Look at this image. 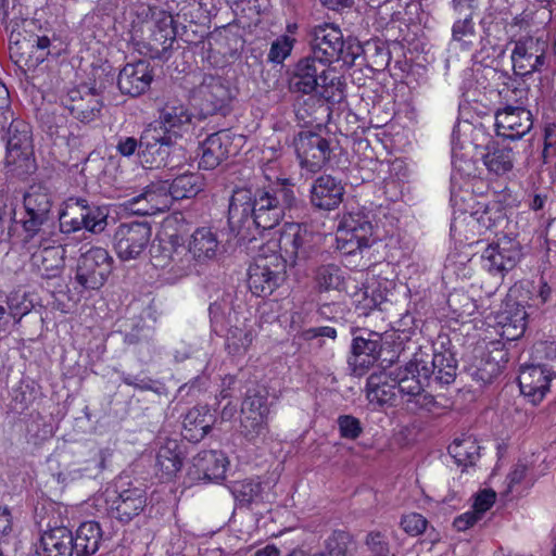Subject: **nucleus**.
Segmentation results:
<instances>
[{
  "instance_id": "nucleus-1",
  "label": "nucleus",
  "mask_w": 556,
  "mask_h": 556,
  "mask_svg": "<svg viewBox=\"0 0 556 556\" xmlns=\"http://www.w3.org/2000/svg\"><path fill=\"white\" fill-rule=\"evenodd\" d=\"M295 201L292 187L286 179L257 189L238 188L233 191L229 207L228 223L232 231L242 238H254L253 230L271 229L277 226Z\"/></svg>"
},
{
  "instance_id": "nucleus-2",
  "label": "nucleus",
  "mask_w": 556,
  "mask_h": 556,
  "mask_svg": "<svg viewBox=\"0 0 556 556\" xmlns=\"http://www.w3.org/2000/svg\"><path fill=\"white\" fill-rule=\"evenodd\" d=\"M311 55L321 64L342 62L343 65L353 66L363 54L371 66L384 67L388 65L389 52L377 43L367 42L363 47L352 37H344L341 28L333 23H321L313 26L308 31Z\"/></svg>"
},
{
  "instance_id": "nucleus-3",
  "label": "nucleus",
  "mask_w": 556,
  "mask_h": 556,
  "mask_svg": "<svg viewBox=\"0 0 556 556\" xmlns=\"http://www.w3.org/2000/svg\"><path fill=\"white\" fill-rule=\"evenodd\" d=\"M24 215L20 223L23 230V242H33L41 237V244L49 241V231L46 230L51 217L53 205L52 194L48 188L34 185L28 188L23 198Z\"/></svg>"
},
{
  "instance_id": "nucleus-4",
  "label": "nucleus",
  "mask_w": 556,
  "mask_h": 556,
  "mask_svg": "<svg viewBox=\"0 0 556 556\" xmlns=\"http://www.w3.org/2000/svg\"><path fill=\"white\" fill-rule=\"evenodd\" d=\"M265 245L269 252L281 255L285 264L295 265L317 253L316 235L307 225L298 223L285 224L279 238L268 240Z\"/></svg>"
},
{
  "instance_id": "nucleus-5",
  "label": "nucleus",
  "mask_w": 556,
  "mask_h": 556,
  "mask_svg": "<svg viewBox=\"0 0 556 556\" xmlns=\"http://www.w3.org/2000/svg\"><path fill=\"white\" fill-rule=\"evenodd\" d=\"M414 356L404 367L397 368L393 381L403 395H407V410L416 414L420 410H431L434 406V397L425 391L428 386L429 371L421 367Z\"/></svg>"
},
{
  "instance_id": "nucleus-6",
  "label": "nucleus",
  "mask_w": 556,
  "mask_h": 556,
  "mask_svg": "<svg viewBox=\"0 0 556 556\" xmlns=\"http://www.w3.org/2000/svg\"><path fill=\"white\" fill-rule=\"evenodd\" d=\"M248 275L251 292L257 296H266L271 294L285 280L286 264L281 255L269 252L264 244L250 265Z\"/></svg>"
},
{
  "instance_id": "nucleus-7",
  "label": "nucleus",
  "mask_w": 556,
  "mask_h": 556,
  "mask_svg": "<svg viewBox=\"0 0 556 556\" xmlns=\"http://www.w3.org/2000/svg\"><path fill=\"white\" fill-rule=\"evenodd\" d=\"M113 269V257L106 249L92 247L77 260L75 282L80 291H94L102 288Z\"/></svg>"
},
{
  "instance_id": "nucleus-8",
  "label": "nucleus",
  "mask_w": 556,
  "mask_h": 556,
  "mask_svg": "<svg viewBox=\"0 0 556 556\" xmlns=\"http://www.w3.org/2000/svg\"><path fill=\"white\" fill-rule=\"evenodd\" d=\"M109 212L105 207L88 205L84 199H77L66 205L60 214V229L71 233L86 229L92 233L102 232L108 226Z\"/></svg>"
},
{
  "instance_id": "nucleus-9",
  "label": "nucleus",
  "mask_w": 556,
  "mask_h": 556,
  "mask_svg": "<svg viewBox=\"0 0 556 556\" xmlns=\"http://www.w3.org/2000/svg\"><path fill=\"white\" fill-rule=\"evenodd\" d=\"M511 42L514 49L510 59L515 74L526 76L549 66L548 41L545 38L526 35Z\"/></svg>"
},
{
  "instance_id": "nucleus-10",
  "label": "nucleus",
  "mask_w": 556,
  "mask_h": 556,
  "mask_svg": "<svg viewBox=\"0 0 556 556\" xmlns=\"http://www.w3.org/2000/svg\"><path fill=\"white\" fill-rule=\"evenodd\" d=\"M531 288L533 287L515 286L510 289L504 308L496 316V332L503 339L514 341L525 333L528 313L523 302Z\"/></svg>"
},
{
  "instance_id": "nucleus-11",
  "label": "nucleus",
  "mask_w": 556,
  "mask_h": 556,
  "mask_svg": "<svg viewBox=\"0 0 556 556\" xmlns=\"http://www.w3.org/2000/svg\"><path fill=\"white\" fill-rule=\"evenodd\" d=\"M152 228L148 223L131 222L117 226L113 236V245L119 260H137L148 248Z\"/></svg>"
},
{
  "instance_id": "nucleus-12",
  "label": "nucleus",
  "mask_w": 556,
  "mask_h": 556,
  "mask_svg": "<svg viewBox=\"0 0 556 556\" xmlns=\"http://www.w3.org/2000/svg\"><path fill=\"white\" fill-rule=\"evenodd\" d=\"M521 258L520 242L504 235L488 244L481 254V265L491 275L503 276L516 267Z\"/></svg>"
},
{
  "instance_id": "nucleus-13",
  "label": "nucleus",
  "mask_w": 556,
  "mask_h": 556,
  "mask_svg": "<svg viewBox=\"0 0 556 556\" xmlns=\"http://www.w3.org/2000/svg\"><path fill=\"white\" fill-rule=\"evenodd\" d=\"M375 230L368 216L351 213L343 217L337 232V248L343 254H354L374 242Z\"/></svg>"
},
{
  "instance_id": "nucleus-14",
  "label": "nucleus",
  "mask_w": 556,
  "mask_h": 556,
  "mask_svg": "<svg viewBox=\"0 0 556 556\" xmlns=\"http://www.w3.org/2000/svg\"><path fill=\"white\" fill-rule=\"evenodd\" d=\"M157 112L159 125L155 126L175 140L188 132L192 125L193 113L185 101L175 96L164 97L159 102Z\"/></svg>"
},
{
  "instance_id": "nucleus-15",
  "label": "nucleus",
  "mask_w": 556,
  "mask_h": 556,
  "mask_svg": "<svg viewBox=\"0 0 556 556\" xmlns=\"http://www.w3.org/2000/svg\"><path fill=\"white\" fill-rule=\"evenodd\" d=\"M294 149L301 167L311 173L323 169L332 152L330 141L312 131H301L294 138Z\"/></svg>"
},
{
  "instance_id": "nucleus-16",
  "label": "nucleus",
  "mask_w": 556,
  "mask_h": 556,
  "mask_svg": "<svg viewBox=\"0 0 556 556\" xmlns=\"http://www.w3.org/2000/svg\"><path fill=\"white\" fill-rule=\"evenodd\" d=\"M172 205L168 181H153L138 194L125 200L123 206L136 215H155Z\"/></svg>"
},
{
  "instance_id": "nucleus-17",
  "label": "nucleus",
  "mask_w": 556,
  "mask_h": 556,
  "mask_svg": "<svg viewBox=\"0 0 556 556\" xmlns=\"http://www.w3.org/2000/svg\"><path fill=\"white\" fill-rule=\"evenodd\" d=\"M7 155L5 165L16 168H24L29 170L31 166V142L29 126L20 119L11 122L7 131Z\"/></svg>"
},
{
  "instance_id": "nucleus-18",
  "label": "nucleus",
  "mask_w": 556,
  "mask_h": 556,
  "mask_svg": "<svg viewBox=\"0 0 556 556\" xmlns=\"http://www.w3.org/2000/svg\"><path fill=\"white\" fill-rule=\"evenodd\" d=\"M175 139L163 134L162 129L149 125L140 137L139 155L141 162L149 167L166 166L170 152V147Z\"/></svg>"
},
{
  "instance_id": "nucleus-19",
  "label": "nucleus",
  "mask_w": 556,
  "mask_h": 556,
  "mask_svg": "<svg viewBox=\"0 0 556 556\" xmlns=\"http://www.w3.org/2000/svg\"><path fill=\"white\" fill-rule=\"evenodd\" d=\"M533 126V117L526 106H500L495 112V127L498 136L517 140L527 135Z\"/></svg>"
},
{
  "instance_id": "nucleus-20",
  "label": "nucleus",
  "mask_w": 556,
  "mask_h": 556,
  "mask_svg": "<svg viewBox=\"0 0 556 556\" xmlns=\"http://www.w3.org/2000/svg\"><path fill=\"white\" fill-rule=\"evenodd\" d=\"M194 98L200 102L201 110L205 114H215L228 106L231 91L222 77L204 75L194 89Z\"/></svg>"
},
{
  "instance_id": "nucleus-21",
  "label": "nucleus",
  "mask_w": 556,
  "mask_h": 556,
  "mask_svg": "<svg viewBox=\"0 0 556 556\" xmlns=\"http://www.w3.org/2000/svg\"><path fill=\"white\" fill-rule=\"evenodd\" d=\"M241 427L244 435L254 439L267 432V399L266 396L249 391L241 406Z\"/></svg>"
},
{
  "instance_id": "nucleus-22",
  "label": "nucleus",
  "mask_w": 556,
  "mask_h": 556,
  "mask_svg": "<svg viewBox=\"0 0 556 556\" xmlns=\"http://www.w3.org/2000/svg\"><path fill=\"white\" fill-rule=\"evenodd\" d=\"M31 247H37L38 251L31 254V264L37 271L45 278H54L61 274L64 268L65 249L52 239L49 232V241L41 244V237H36Z\"/></svg>"
},
{
  "instance_id": "nucleus-23",
  "label": "nucleus",
  "mask_w": 556,
  "mask_h": 556,
  "mask_svg": "<svg viewBox=\"0 0 556 556\" xmlns=\"http://www.w3.org/2000/svg\"><path fill=\"white\" fill-rule=\"evenodd\" d=\"M153 80V71L148 61L139 60L126 64L119 72L117 85L122 93L138 97L144 93Z\"/></svg>"
},
{
  "instance_id": "nucleus-24",
  "label": "nucleus",
  "mask_w": 556,
  "mask_h": 556,
  "mask_svg": "<svg viewBox=\"0 0 556 556\" xmlns=\"http://www.w3.org/2000/svg\"><path fill=\"white\" fill-rule=\"evenodd\" d=\"M469 202L465 211L469 212L467 224L472 228H477L479 235L495 229L505 217L503 207L498 202H486L485 200H476L469 198Z\"/></svg>"
},
{
  "instance_id": "nucleus-25",
  "label": "nucleus",
  "mask_w": 556,
  "mask_h": 556,
  "mask_svg": "<svg viewBox=\"0 0 556 556\" xmlns=\"http://www.w3.org/2000/svg\"><path fill=\"white\" fill-rule=\"evenodd\" d=\"M146 506V491L139 486H129L116 491V496L111 503V513L121 522L128 523L139 516Z\"/></svg>"
},
{
  "instance_id": "nucleus-26",
  "label": "nucleus",
  "mask_w": 556,
  "mask_h": 556,
  "mask_svg": "<svg viewBox=\"0 0 556 556\" xmlns=\"http://www.w3.org/2000/svg\"><path fill=\"white\" fill-rule=\"evenodd\" d=\"M554 375L544 365H527L521 367L518 382L520 392L535 404L541 402L548 391Z\"/></svg>"
},
{
  "instance_id": "nucleus-27",
  "label": "nucleus",
  "mask_w": 556,
  "mask_h": 556,
  "mask_svg": "<svg viewBox=\"0 0 556 556\" xmlns=\"http://www.w3.org/2000/svg\"><path fill=\"white\" fill-rule=\"evenodd\" d=\"M381 352V338L378 333H369V338L355 337L352 342V355L349 365L355 375H363L378 359Z\"/></svg>"
},
{
  "instance_id": "nucleus-28",
  "label": "nucleus",
  "mask_w": 556,
  "mask_h": 556,
  "mask_svg": "<svg viewBox=\"0 0 556 556\" xmlns=\"http://www.w3.org/2000/svg\"><path fill=\"white\" fill-rule=\"evenodd\" d=\"M343 194L344 187L341 180L331 175L319 176L311 187V202L320 210H334L342 202Z\"/></svg>"
},
{
  "instance_id": "nucleus-29",
  "label": "nucleus",
  "mask_w": 556,
  "mask_h": 556,
  "mask_svg": "<svg viewBox=\"0 0 556 556\" xmlns=\"http://www.w3.org/2000/svg\"><path fill=\"white\" fill-rule=\"evenodd\" d=\"M152 17L149 26L151 31L149 45L154 55L161 56L172 48L176 39L174 18L169 13L162 10L153 11Z\"/></svg>"
},
{
  "instance_id": "nucleus-30",
  "label": "nucleus",
  "mask_w": 556,
  "mask_h": 556,
  "mask_svg": "<svg viewBox=\"0 0 556 556\" xmlns=\"http://www.w3.org/2000/svg\"><path fill=\"white\" fill-rule=\"evenodd\" d=\"M231 140L227 131L210 135L199 147V168L212 170L216 168L230 152Z\"/></svg>"
},
{
  "instance_id": "nucleus-31",
  "label": "nucleus",
  "mask_w": 556,
  "mask_h": 556,
  "mask_svg": "<svg viewBox=\"0 0 556 556\" xmlns=\"http://www.w3.org/2000/svg\"><path fill=\"white\" fill-rule=\"evenodd\" d=\"M321 62L313 55L301 59L289 80V88L294 93L311 94L318 88Z\"/></svg>"
},
{
  "instance_id": "nucleus-32",
  "label": "nucleus",
  "mask_w": 556,
  "mask_h": 556,
  "mask_svg": "<svg viewBox=\"0 0 556 556\" xmlns=\"http://www.w3.org/2000/svg\"><path fill=\"white\" fill-rule=\"evenodd\" d=\"M219 250L220 241L217 232L208 227L197 228L188 241V252L201 264L215 260Z\"/></svg>"
},
{
  "instance_id": "nucleus-33",
  "label": "nucleus",
  "mask_w": 556,
  "mask_h": 556,
  "mask_svg": "<svg viewBox=\"0 0 556 556\" xmlns=\"http://www.w3.org/2000/svg\"><path fill=\"white\" fill-rule=\"evenodd\" d=\"M182 467V457L176 440L166 439L156 452L155 476L160 481H172Z\"/></svg>"
},
{
  "instance_id": "nucleus-34",
  "label": "nucleus",
  "mask_w": 556,
  "mask_h": 556,
  "mask_svg": "<svg viewBox=\"0 0 556 556\" xmlns=\"http://www.w3.org/2000/svg\"><path fill=\"white\" fill-rule=\"evenodd\" d=\"M416 359L421 367H427L429 379L433 378L439 383L450 384L456 376V361L450 353H434L432 355L416 353Z\"/></svg>"
},
{
  "instance_id": "nucleus-35",
  "label": "nucleus",
  "mask_w": 556,
  "mask_h": 556,
  "mask_svg": "<svg viewBox=\"0 0 556 556\" xmlns=\"http://www.w3.org/2000/svg\"><path fill=\"white\" fill-rule=\"evenodd\" d=\"M476 148L481 149V160L490 174L503 176L513 169L515 156L510 148L500 147L490 140L484 147L476 143Z\"/></svg>"
},
{
  "instance_id": "nucleus-36",
  "label": "nucleus",
  "mask_w": 556,
  "mask_h": 556,
  "mask_svg": "<svg viewBox=\"0 0 556 556\" xmlns=\"http://www.w3.org/2000/svg\"><path fill=\"white\" fill-rule=\"evenodd\" d=\"M73 534L65 527H59L43 532L37 548L39 556H73Z\"/></svg>"
},
{
  "instance_id": "nucleus-37",
  "label": "nucleus",
  "mask_w": 556,
  "mask_h": 556,
  "mask_svg": "<svg viewBox=\"0 0 556 556\" xmlns=\"http://www.w3.org/2000/svg\"><path fill=\"white\" fill-rule=\"evenodd\" d=\"M551 16L552 12L546 8L539 10L526 9L505 25L506 34L510 41L525 37L522 33L529 34L538 29L545 21H549Z\"/></svg>"
},
{
  "instance_id": "nucleus-38",
  "label": "nucleus",
  "mask_w": 556,
  "mask_h": 556,
  "mask_svg": "<svg viewBox=\"0 0 556 556\" xmlns=\"http://www.w3.org/2000/svg\"><path fill=\"white\" fill-rule=\"evenodd\" d=\"M214 422L213 416L210 414L206 406H195L188 410L184 418L185 439L193 442L202 440Z\"/></svg>"
},
{
  "instance_id": "nucleus-39",
  "label": "nucleus",
  "mask_w": 556,
  "mask_h": 556,
  "mask_svg": "<svg viewBox=\"0 0 556 556\" xmlns=\"http://www.w3.org/2000/svg\"><path fill=\"white\" fill-rule=\"evenodd\" d=\"M102 541V530L96 521L83 522L73 536L74 554L76 556H91L100 547Z\"/></svg>"
},
{
  "instance_id": "nucleus-40",
  "label": "nucleus",
  "mask_w": 556,
  "mask_h": 556,
  "mask_svg": "<svg viewBox=\"0 0 556 556\" xmlns=\"http://www.w3.org/2000/svg\"><path fill=\"white\" fill-rule=\"evenodd\" d=\"M192 464L204 479L218 480L224 478L228 462L220 451H202L193 457Z\"/></svg>"
},
{
  "instance_id": "nucleus-41",
  "label": "nucleus",
  "mask_w": 556,
  "mask_h": 556,
  "mask_svg": "<svg viewBox=\"0 0 556 556\" xmlns=\"http://www.w3.org/2000/svg\"><path fill=\"white\" fill-rule=\"evenodd\" d=\"M21 37V33H12L10 37V42L16 47V52L18 54H28L36 64L43 62L50 54L49 48L51 41L47 36L31 35L28 38Z\"/></svg>"
},
{
  "instance_id": "nucleus-42",
  "label": "nucleus",
  "mask_w": 556,
  "mask_h": 556,
  "mask_svg": "<svg viewBox=\"0 0 556 556\" xmlns=\"http://www.w3.org/2000/svg\"><path fill=\"white\" fill-rule=\"evenodd\" d=\"M507 362L508 352L504 344L498 341L491 342L478 368L480 378L484 381L492 380L502 372Z\"/></svg>"
},
{
  "instance_id": "nucleus-43",
  "label": "nucleus",
  "mask_w": 556,
  "mask_h": 556,
  "mask_svg": "<svg viewBox=\"0 0 556 556\" xmlns=\"http://www.w3.org/2000/svg\"><path fill=\"white\" fill-rule=\"evenodd\" d=\"M395 387L393 381H389V377L383 374H372L367 380V399L371 404L379 406L392 404L395 399Z\"/></svg>"
},
{
  "instance_id": "nucleus-44",
  "label": "nucleus",
  "mask_w": 556,
  "mask_h": 556,
  "mask_svg": "<svg viewBox=\"0 0 556 556\" xmlns=\"http://www.w3.org/2000/svg\"><path fill=\"white\" fill-rule=\"evenodd\" d=\"M330 64H321V73L318 79V93L328 102H340L343 98L344 83Z\"/></svg>"
},
{
  "instance_id": "nucleus-45",
  "label": "nucleus",
  "mask_w": 556,
  "mask_h": 556,
  "mask_svg": "<svg viewBox=\"0 0 556 556\" xmlns=\"http://www.w3.org/2000/svg\"><path fill=\"white\" fill-rule=\"evenodd\" d=\"M254 339L252 325L247 320L231 326L226 334L225 346L231 355H243L251 346Z\"/></svg>"
},
{
  "instance_id": "nucleus-46",
  "label": "nucleus",
  "mask_w": 556,
  "mask_h": 556,
  "mask_svg": "<svg viewBox=\"0 0 556 556\" xmlns=\"http://www.w3.org/2000/svg\"><path fill=\"white\" fill-rule=\"evenodd\" d=\"M170 201L195 197L204 189V179L200 174L189 173L176 177L168 184Z\"/></svg>"
},
{
  "instance_id": "nucleus-47",
  "label": "nucleus",
  "mask_w": 556,
  "mask_h": 556,
  "mask_svg": "<svg viewBox=\"0 0 556 556\" xmlns=\"http://www.w3.org/2000/svg\"><path fill=\"white\" fill-rule=\"evenodd\" d=\"M480 446L472 435L463 434L456 438L448 446L450 455L455 459L458 465L469 466L473 465L479 458Z\"/></svg>"
},
{
  "instance_id": "nucleus-48",
  "label": "nucleus",
  "mask_w": 556,
  "mask_h": 556,
  "mask_svg": "<svg viewBox=\"0 0 556 556\" xmlns=\"http://www.w3.org/2000/svg\"><path fill=\"white\" fill-rule=\"evenodd\" d=\"M315 281L320 291H340L345 283V271L334 264L323 265L316 270Z\"/></svg>"
},
{
  "instance_id": "nucleus-49",
  "label": "nucleus",
  "mask_w": 556,
  "mask_h": 556,
  "mask_svg": "<svg viewBox=\"0 0 556 556\" xmlns=\"http://www.w3.org/2000/svg\"><path fill=\"white\" fill-rule=\"evenodd\" d=\"M452 42L462 50H470L477 39L473 17H456L452 25Z\"/></svg>"
},
{
  "instance_id": "nucleus-50",
  "label": "nucleus",
  "mask_w": 556,
  "mask_h": 556,
  "mask_svg": "<svg viewBox=\"0 0 556 556\" xmlns=\"http://www.w3.org/2000/svg\"><path fill=\"white\" fill-rule=\"evenodd\" d=\"M102 101L92 89H86V96L78 104H72L71 114L83 123H90L100 115Z\"/></svg>"
},
{
  "instance_id": "nucleus-51",
  "label": "nucleus",
  "mask_w": 556,
  "mask_h": 556,
  "mask_svg": "<svg viewBox=\"0 0 556 556\" xmlns=\"http://www.w3.org/2000/svg\"><path fill=\"white\" fill-rule=\"evenodd\" d=\"M231 493L240 505H250L261 497L262 484L252 479L237 481L231 486Z\"/></svg>"
},
{
  "instance_id": "nucleus-52",
  "label": "nucleus",
  "mask_w": 556,
  "mask_h": 556,
  "mask_svg": "<svg viewBox=\"0 0 556 556\" xmlns=\"http://www.w3.org/2000/svg\"><path fill=\"white\" fill-rule=\"evenodd\" d=\"M352 543V536L348 532L337 530L325 540L321 553L325 556H346Z\"/></svg>"
},
{
  "instance_id": "nucleus-53",
  "label": "nucleus",
  "mask_w": 556,
  "mask_h": 556,
  "mask_svg": "<svg viewBox=\"0 0 556 556\" xmlns=\"http://www.w3.org/2000/svg\"><path fill=\"white\" fill-rule=\"evenodd\" d=\"M295 43V39L287 35L278 37L270 46L268 61L274 63H282L291 53Z\"/></svg>"
},
{
  "instance_id": "nucleus-54",
  "label": "nucleus",
  "mask_w": 556,
  "mask_h": 556,
  "mask_svg": "<svg viewBox=\"0 0 556 556\" xmlns=\"http://www.w3.org/2000/svg\"><path fill=\"white\" fill-rule=\"evenodd\" d=\"M8 306L10 316H12L16 323H18L23 316L31 311L33 303L27 299L26 293L16 291L12 292L8 296Z\"/></svg>"
},
{
  "instance_id": "nucleus-55",
  "label": "nucleus",
  "mask_w": 556,
  "mask_h": 556,
  "mask_svg": "<svg viewBox=\"0 0 556 556\" xmlns=\"http://www.w3.org/2000/svg\"><path fill=\"white\" fill-rule=\"evenodd\" d=\"M341 438L356 440L363 433L361 421L352 415H341L337 419Z\"/></svg>"
},
{
  "instance_id": "nucleus-56",
  "label": "nucleus",
  "mask_w": 556,
  "mask_h": 556,
  "mask_svg": "<svg viewBox=\"0 0 556 556\" xmlns=\"http://www.w3.org/2000/svg\"><path fill=\"white\" fill-rule=\"evenodd\" d=\"M522 287L527 288L528 286H532L530 293L525 298L523 304L527 307H540L541 305L545 304L551 296L552 289L545 281H540V286L536 290L535 286L533 283H526L521 285Z\"/></svg>"
},
{
  "instance_id": "nucleus-57",
  "label": "nucleus",
  "mask_w": 556,
  "mask_h": 556,
  "mask_svg": "<svg viewBox=\"0 0 556 556\" xmlns=\"http://www.w3.org/2000/svg\"><path fill=\"white\" fill-rule=\"evenodd\" d=\"M427 523V519L417 513L405 515L401 520L402 529L413 536L421 534L426 530Z\"/></svg>"
},
{
  "instance_id": "nucleus-58",
  "label": "nucleus",
  "mask_w": 556,
  "mask_h": 556,
  "mask_svg": "<svg viewBox=\"0 0 556 556\" xmlns=\"http://www.w3.org/2000/svg\"><path fill=\"white\" fill-rule=\"evenodd\" d=\"M503 101L501 106H526L528 102V91L523 88H506L501 92Z\"/></svg>"
},
{
  "instance_id": "nucleus-59",
  "label": "nucleus",
  "mask_w": 556,
  "mask_h": 556,
  "mask_svg": "<svg viewBox=\"0 0 556 556\" xmlns=\"http://www.w3.org/2000/svg\"><path fill=\"white\" fill-rule=\"evenodd\" d=\"M366 544L374 556H394V554L390 552L384 536L379 532L369 533L367 535Z\"/></svg>"
},
{
  "instance_id": "nucleus-60",
  "label": "nucleus",
  "mask_w": 556,
  "mask_h": 556,
  "mask_svg": "<svg viewBox=\"0 0 556 556\" xmlns=\"http://www.w3.org/2000/svg\"><path fill=\"white\" fill-rule=\"evenodd\" d=\"M478 0H452L451 8L456 17H473L478 10Z\"/></svg>"
},
{
  "instance_id": "nucleus-61",
  "label": "nucleus",
  "mask_w": 556,
  "mask_h": 556,
  "mask_svg": "<svg viewBox=\"0 0 556 556\" xmlns=\"http://www.w3.org/2000/svg\"><path fill=\"white\" fill-rule=\"evenodd\" d=\"M494 502L495 493L493 491H483L475 500L473 511L482 518L483 514L493 506Z\"/></svg>"
},
{
  "instance_id": "nucleus-62",
  "label": "nucleus",
  "mask_w": 556,
  "mask_h": 556,
  "mask_svg": "<svg viewBox=\"0 0 556 556\" xmlns=\"http://www.w3.org/2000/svg\"><path fill=\"white\" fill-rule=\"evenodd\" d=\"M140 149V141L134 137H119L116 144L117 152L126 157L134 155Z\"/></svg>"
},
{
  "instance_id": "nucleus-63",
  "label": "nucleus",
  "mask_w": 556,
  "mask_h": 556,
  "mask_svg": "<svg viewBox=\"0 0 556 556\" xmlns=\"http://www.w3.org/2000/svg\"><path fill=\"white\" fill-rule=\"evenodd\" d=\"M86 89H90L87 86L75 87L67 91V93L62 97V104L71 111L72 104H78L84 100L86 96Z\"/></svg>"
},
{
  "instance_id": "nucleus-64",
  "label": "nucleus",
  "mask_w": 556,
  "mask_h": 556,
  "mask_svg": "<svg viewBox=\"0 0 556 556\" xmlns=\"http://www.w3.org/2000/svg\"><path fill=\"white\" fill-rule=\"evenodd\" d=\"M13 530V516L8 506H0V541Z\"/></svg>"
}]
</instances>
